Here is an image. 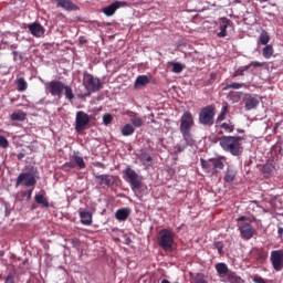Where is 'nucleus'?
Returning <instances> with one entry per match:
<instances>
[{
	"instance_id": "nucleus-1",
	"label": "nucleus",
	"mask_w": 283,
	"mask_h": 283,
	"mask_svg": "<svg viewBox=\"0 0 283 283\" xmlns=\"http://www.w3.org/2000/svg\"><path fill=\"white\" fill-rule=\"evenodd\" d=\"M242 140H245L242 136H222L219 138V145L231 156H241L243 154Z\"/></svg>"
},
{
	"instance_id": "nucleus-2",
	"label": "nucleus",
	"mask_w": 283,
	"mask_h": 283,
	"mask_svg": "<svg viewBox=\"0 0 283 283\" xmlns=\"http://www.w3.org/2000/svg\"><path fill=\"white\" fill-rule=\"evenodd\" d=\"M195 126V118L191 112L187 111L180 118L179 132L186 143V145L193 146L195 139L191 134V129Z\"/></svg>"
},
{
	"instance_id": "nucleus-3",
	"label": "nucleus",
	"mask_w": 283,
	"mask_h": 283,
	"mask_svg": "<svg viewBox=\"0 0 283 283\" xmlns=\"http://www.w3.org/2000/svg\"><path fill=\"white\" fill-rule=\"evenodd\" d=\"M176 234L170 229H161L157 234L158 247L165 252H172L175 250Z\"/></svg>"
},
{
	"instance_id": "nucleus-4",
	"label": "nucleus",
	"mask_w": 283,
	"mask_h": 283,
	"mask_svg": "<svg viewBox=\"0 0 283 283\" xmlns=\"http://www.w3.org/2000/svg\"><path fill=\"white\" fill-rule=\"evenodd\" d=\"M226 157L219 156L209 159H200L201 169L206 171V174H219L226 167Z\"/></svg>"
},
{
	"instance_id": "nucleus-5",
	"label": "nucleus",
	"mask_w": 283,
	"mask_h": 283,
	"mask_svg": "<svg viewBox=\"0 0 283 283\" xmlns=\"http://www.w3.org/2000/svg\"><path fill=\"white\" fill-rule=\"evenodd\" d=\"M124 174V180H126L132 191L140 190L143 188V176L137 174L130 166H127Z\"/></svg>"
},
{
	"instance_id": "nucleus-6",
	"label": "nucleus",
	"mask_w": 283,
	"mask_h": 283,
	"mask_svg": "<svg viewBox=\"0 0 283 283\" xmlns=\"http://www.w3.org/2000/svg\"><path fill=\"white\" fill-rule=\"evenodd\" d=\"M217 107L216 105H208L200 109L199 112V123L203 127H212L216 123Z\"/></svg>"
},
{
	"instance_id": "nucleus-7",
	"label": "nucleus",
	"mask_w": 283,
	"mask_h": 283,
	"mask_svg": "<svg viewBox=\"0 0 283 283\" xmlns=\"http://www.w3.org/2000/svg\"><path fill=\"white\" fill-rule=\"evenodd\" d=\"M90 123H91V117L88 114H86L83 111L77 112L75 115V127H74L76 134H82V132H85Z\"/></svg>"
},
{
	"instance_id": "nucleus-8",
	"label": "nucleus",
	"mask_w": 283,
	"mask_h": 283,
	"mask_svg": "<svg viewBox=\"0 0 283 283\" xmlns=\"http://www.w3.org/2000/svg\"><path fill=\"white\" fill-rule=\"evenodd\" d=\"M83 86L88 93L97 92L101 90L102 84L101 80L97 77H94L90 73H84L83 74Z\"/></svg>"
},
{
	"instance_id": "nucleus-9",
	"label": "nucleus",
	"mask_w": 283,
	"mask_h": 283,
	"mask_svg": "<svg viewBox=\"0 0 283 283\" xmlns=\"http://www.w3.org/2000/svg\"><path fill=\"white\" fill-rule=\"evenodd\" d=\"M36 185L35 176L32 172H20L15 179V188L27 187L31 188Z\"/></svg>"
},
{
	"instance_id": "nucleus-10",
	"label": "nucleus",
	"mask_w": 283,
	"mask_h": 283,
	"mask_svg": "<svg viewBox=\"0 0 283 283\" xmlns=\"http://www.w3.org/2000/svg\"><path fill=\"white\" fill-rule=\"evenodd\" d=\"M44 85L45 91L49 92L51 96L62 97L65 83L53 80L51 82L45 83Z\"/></svg>"
},
{
	"instance_id": "nucleus-11",
	"label": "nucleus",
	"mask_w": 283,
	"mask_h": 283,
	"mask_svg": "<svg viewBox=\"0 0 283 283\" xmlns=\"http://www.w3.org/2000/svg\"><path fill=\"white\" fill-rule=\"evenodd\" d=\"M270 262L275 272L283 271V250H273L270 255Z\"/></svg>"
},
{
	"instance_id": "nucleus-12",
	"label": "nucleus",
	"mask_w": 283,
	"mask_h": 283,
	"mask_svg": "<svg viewBox=\"0 0 283 283\" xmlns=\"http://www.w3.org/2000/svg\"><path fill=\"white\" fill-rule=\"evenodd\" d=\"M118 180V177L113 176V175H96L95 176V182L96 185H99L102 187V185H104L107 188L113 187V185H116Z\"/></svg>"
},
{
	"instance_id": "nucleus-13",
	"label": "nucleus",
	"mask_w": 283,
	"mask_h": 283,
	"mask_svg": "<svg viewBox=\"0 0 283 283\" xmlns=\"http://www.w3.org/2000/svg\"><path fill=\"white\" fill-rule=\"evenodd\" d=\"M240 235L244 241H250L254 238L256 230L250 223L243 222L239 227Z\"/></svg>"
},
{
	"instance_id": "nucleus-14",
	"label": "nucleus",
	"mask_w": 283,
	"mask_h": 283,
	"mask_svg": "<svg viewBox=\"0 0 283 283\" xmlns=\"http://www.w3.org/2000/svg\"><path fill=\"white\" fill-rule=\"evenodd\" d=\"M128 7V3L126 1H114L113 3H111L109 6L105 7L102 9V12L107 15V17H112L115 14V12L120 9V8H125Z\"/></svg>"
},
{
	"instance_id": "nucleus-15",
	"label": "nucleus",
	"mask_w": 283,
	"mask_h": 283,
	"mask_svg": "<svg viewBox=\"0 0 283 283\" xmlns=\"http://www.w3.org/2000/svg\"><path fill=\"white\" fill-rule=\"evenodd\" d=\"M80 222L84 227H91L93 224V213L86 209H78Z\"/></svg>"
},
{
	"instance_id": "nucleus-16",
	"label": "nucleus",
	"mask_w": 283,
	"mask_h": 283,
	"mask_svg": "<svg viewBox=\"0 0 283 283\" xmlns=\"http://www.w3.org/2000/svg\"><path fill=\"white\" fill-rule=\"evenodd\" d=\"M264 65H265L264 62L252 61L249 65H244V66L239 67V69L232 74V77L243 76V75H244V72L248 71V70H250L251 66L261 67V66H264Z\"/></svg>"
},
{
	"instance_id": "nucleus-17",
	"label": "nucleus",
	"mask_w": 283,
	"mask_h": 283,
	"mask_svg": "<svg viewBox=\"0 0 283 283\" xmlns=\"http://www.w3.org/2000/svg\"><path fill=\"white\" fill-rule=\"evenodd\" d=\"M29 32L35 38H41L45 33V29L38 22H33L28 25Z\"/></svg>"
},
{
	"instance_id": "nucleus-18",
	"label": "nucleus",
	"mask_w": 283,
	"mask_h": 283,
	"mask_svg": "<svg viewBox=\"0 0 283 283\" xmlns=\"http://www.w3.org/2000/svg\"><path fill=\"white\" fill-rule=\"evenodd\" d=\"M260 105V99L255 96L249 95L244 98L245 111L255 109Z\"/></svg>"
},
{
	"instance_id": "nucleus-19",
	"label": "nucleus",
	"mask_w": 283,
	"mask_h": 283,
	"mask_svg": "<svg viewBox=\"0 0 283 283\" xmlns=\"http://www.w3.org/2000/svg\"><path fill=\"white\" fill-rule=\"evenodd\" d=\"M130 214H132V210L129 208H122V209L116 210L115 219L119 222H125L128 220Z\"/></svg>"
},
{
	"instance_id": "nucleus-20",
	"label": "nucleus",
	"mask_w": 283,
	"mask_h": 283,
	"mask_svg": "<svg viewBox=\"0 0 283 283\" xmlns=\"http://www.w3.org/2000/svg\"><path fill=\"white\" fill-rule=\"evenodd\" d=\"M219 127L222 130H219L218 134H233V132L235 129V124L231 119H229V120H227L224 123H221L219 125Z\"/></svg>"
},
{
	"instance_id": "nucleus-21",
	"label": "nucleus",
	"mask_w": 283,
	"mask_h": 283,
	"mask_svg": "<svg viewBox=\"0 0 283 283\" xmlns=\"http://www.w3.org/2000/svg\"><path fill=\"white\" fill-rule=\"evenodd\" d=\"M56 2V8H63L66 11L77 10V6H75L71 0H53Z\"/></svg>"
},
{
	"instance_id": "nucleus-22",
	"label": "nucleus",
	"mask_w": 283,
	"mask_h": 283,
	"mask_svg": "<svg viewBox=\"0 0 283 283\" xmlns=\"http://www.w3.org/2000/svg\"><path fill=\"white\" fill-rule=\"evenodd\" d=\"M34 202L43 209L50 208V202H49L48 198L45 197L44 191H42V193H38L34 196Z\"/></svg>"
},
{
	"instance_id": "nucleus-23",
	"label": "nucleus",
	"mask_w": 283,
	"mask_h": 283,
	"mask_svg": "<svg viewBox=\"0 0 283 283\" xmlns=\"http://www.w3.org/2000/svg\"><path fill=\"white\" fill-rule=\"evenodd\" d=\"M216 272L219 277H227V275L230 273V269L227 263L219 262L214 265Z\"/></svg>"
},
{
	"instance_id": "nucleus-24",
	"label": "nucleus",
	"mask_w": 283,
	"mask_h": 283,
	"mask_svg": "<svg viewBox=\"0 0 283 283\" xmlns=\"http://www.w3.org/2000/svg\"><path fill=\"white\" fill-rule=\"evenodd\" d=\"M229 25H230V20H228L226 18L221 19V24L219 27L220 32L217 33V36L218 38L227 36L228 35V31L227 30H228Z\"/></svg>"
},
{
	"instance_id": "nucleus-25",
	"label": "nucleus",
	"mask_w": 283,
	"mask_h": 283,
	"mask_svg": "<svg viewBox=\"0 0 283 283\" xmlns=\"http://www.w3.org/2000/svg\"><path fill=\"white\" fill-rule=\"evenodd\" d=\"M139 161L144 167H151L153 157L146 151H142L138 156Z\"/></svg>"
},
{
	"instance_id": "nucleus-26",
	"label": "nucleus",
	"mask_w": 283,
	"mask_h": 283,
	"mask_svg": "<svg viewBox=\"0 0 283 283\" xmlns=\"http://www.w3.org/2000/svg\"><path fill=\"white\" fill-rule=\"evenodd\" d=\"M226 277L228 283H245V281L240 275H238L237 272L231 270L229 271L228 275H226Z\"/></svg>"
},
{
	"instance_id": "nucleus-27",
	"label": "nucleus",
	"mask_w": 283,
	"mask_h": 283,
	"mask_svg": "<svg viewBox=\"0 0 283 283\" xmlns=\"http://www.w3.org/2000/svg\"><path fill=\"white\" fill-rule=\"evenodd\" d=\"M150 82V77L147 75H138L135 80L134 86L135 88H139L146 86Z\"/></svg>"
},
{
	"instance_id": "nucleus-28",
	"label": "nucleus",
	"mask_w": 283,
	"mask_h": 283,
	"mask_svg": "<svg viewBox=\"0 0 283 283\" xmlns=\"http://www.w3.org/2000/svg\"><path fill=\"white\" fill-rule=\"evenodd\" d=\"M230 113L229 106L226 103L222 108L220 114L217 116L216 123H223V120L227 118L228 114Z\"/></svg>"
},
{
	"instance_id": "nucleus-29",
	"label": "nucleus",
	"mask_w": 283,
	"mask_h": 283,
	"mask_svg": "<svg viewBox=\"0 0 283 283\" xmlns=\"http://www.w3.org/2000/svg\"><path fill=\"white\" fill-rule=\"evenodd\" d=\"M122 136H133L135 134V127L132 124H125L120 128Z\"/></svg>"
},
{
	"instance_id": "nucleus-30",
	"label": "nucleus",
	"mask_w": 283,
	"mask_h": 283,
	"mask_svg": "<svg viewBox=\"0 0 283 283\" xmlns=\"http://www.w3.org/2000/svg\"><path fill=\"white\" fill-rule=\"evenodd\" d=\"M237 178V172L232 169H228L224 174L223 180L224 182H228L229 185H231V182H234Z\"/></svg>"
},
{
	"instance_id": "nucleus-31",
	"label": "nucleus",
	"mask_w": 283,
	"mask_h": 283,
	"mask_svg": "<svg viewBox=\"0 0 283 283\" xmlns=\"http://www.w3.org/2000/svg\"><path fill=\"white\" fill-rule=\"evenodd\" d=\"M15 86L18 88V92H24L28 90V82L24 77H20L15 80Z\"/></svg>"
},
{
	"instance_id": "nucleus-32",
	"label": "nucleus",
	"mask_w": 283,
	"mask_h": 283,
	"mask_svg": "<svg viewBox=\"0 0 283 283\" xmlns=\"http://www.w3.org/2000/svg\"><path fill=\"white\" fill-rule=\"evenodd\" d=\"M25 118H27V114L22 111L13 112V114L11 115V120L13 122L18 120L20 123H23Z\"/></svg>"
},
{
	"instance_id": "nucleus-33",
	"label": "nucleus",
	"mask_w": 283,
	"mask_h": 283,
	"mask_svg": "<svg viewBox=\"0 0 283 283\" xmlns=\"http://www.w3.org/2000/svg\"><path fill=\"white\" fill-rule=\"evenodd\" d=\"M274 54V48L273 45L271 44H266L264 48H263V51H262V55L263 57L265 59H271Z\"/></svg>"
},
{
	"instance_id": "nucleus-34",
	"label": "nucleus",
	"mask_w": 283,
	"mask_h": 283,
	"mask_svg": "<svg viewBox=\"0 0 283 283\" xmlns=\"http://www.w3.org/2000/svg\"><path fill=\"white\" fill-rule=\"evenodd\" d=\"M276 167L274 164H265L262 168L263 175L264 176H271V174H273V171H275Z\"/></svg>"
},
{
	"instance_id": "nucleus-35",
	"label": "nucleus",
	"mask_w": 283,
	"mask_h": 283,
	"mask_svg": "<svg viewBox=\"0 0 283 283\" xmlns=\"http://www.w3.org/2000/svg\"><path fill=\"white\" fill-rule=\"evenodd\" d=\"M63 92H64L65 98H67L69 101L74 99L75 95H74L73 88L71 86L64 84Z\"/></svg>"
},
{
	"instance_id": "nucleus-36",
	"label": "nucleus",
	"mask_w": 283,
	"mask_h": 283,
	"mask_svg": "<svg viewBox=\"0 0 283 283\" xmlns=\"http://www.w3.org/2000/svg\"><path fill=\"white\" fill-rule=\"evenodd\" d=\"M242 87H247V84L245 83H238V82H233L231 84H227L222 91H228L230 88H233V90H240Z\"/></svg>"
},
{
	"instance_id": "nucleus-37",
	"label": "nucleus",
	"mask_w": 283,
	"mask_h": 283,
	"mask_svg": "<svg viewBox=\"0 0 283 283\" xmlns=\"http://www.w3.org/2000/svg\"><path fill=\"white\" fill-rule=\"evenodd\" d=\"M259 39L262 45H269V42L271 41V36L266 31H262Z\"/></svg>"
},
{
	"instance_id": "nucleus-38",
	"label": "nucleus",
	"mask_w": 283,
	"mask_h": 283,
	"mask_svg": "<svg viewBox=\"0 0 283 283\" xmlns=\"http://www.w3.org/2000/svg\"><path fill=\"white\" fill-rule=\"evenodd\" d=\"M73 160H74L75 165H77V167H78L80 169H85L86 164H85L83 157L77 156V155H74V156H73Z\"/></svg>"
},
{
	"instance_id": "nucleus-39",
	"label": "nucleus",
	"mask_w": 283,
	"mask_h": 283,
	"mask_svg": "<svg viewBox=\"0 0 283 283\" xmlns=\"http://www.w3.org/2000/svg\"><path fill=\"white\" fill-rule=\"evenodd\" d=\"M130 123H132L133 127H143L145 122L143 118L137 117V115H134L130 119Z\"/></svg>"
},
{
	"instance_id": "nucleus-40",
	"label": "nucleus",
	"mask_w": 283,
	"mask_h": 283,
	"mask_svg": "<svg viewBox=\"0 0 283 283\" xmlns=\"http://www.w3.org/2000/svg\"><path fill=\"white\" fill-rule=\"evenodd\" d=\"M213 245H214V249L218 251V254H219L220 256H222V255L224 254V252H223V249H224L223 242L218 241V242H214Z\"/></svg>"
},
{
	"instance_id": "nucleus-41",
	"label": "nucleus",
	"mask_w": 283,
	"mask_h": 283,
	"mask_svg": "<svg viewBox=\"0 0 283 283\" xmlns=\"http://www.w3.org/2000/svg\"><path fill=\"white\" fill-rule=\"evenodd\" d=\"M171 64H172V70L171 71L174 73H181L184 71V69H185V66L181 63H179V62L171 63Z\"/></svg>"
},
{
	"instance_id": "nucleus-42",
	"label": "nucleus",
	"mask_w": 283,
	"mask_h": 283,
	"mask_svg": "<svg viewBox=\"0 0 283 283\" xmlns=\"http://www.w3.org/2000/svg\"><path fill=\"white\" fill-rule=\"evenodd\" d=\"M193 283H208L203 273H197Z\"/></svg>"
},
{
	"instance_id": "nucleus-43",
	"label": "nucleus",
	"mask_w": 283,
	"mask_h": 283,
	"mask_svg": "<svg viewBox=\"0 0 283 283\" xmlns=\"http://www.w3.org/2000/svg\"><path fill=\"white\" fill-rule=\"evenodd\" d=\"M187 147H190V145H188V144H184V145L177 144L175 146V154H181L185 149H187Z\"/></svg>"
},
{
	"instance_id": "nucleus-44",
	"label": "nucleus",
	"mask_w": 283,
	"mask_h": 283,
	"mask_svg": "<svg viewBox=\"0 0 283 283\" xmlns=\"http://www.w3.org/2000/svg\"><path fill=\"white\" fill-rule=\"evenodd\" d=\"M9 146V140L3 135H0V147H2V149H8Z\"/></svg>"
},
{
	"instance_id": "nucleus-45",
	"label": "nucleus",
	"mask_w": 283,
	"mask_h": 283,
	"mask_svg": "<svg viewBox=\"0 0 283 283\" xmlns=\"http://www.w3.org/2000/svg\"><path fill=\"white\" fill-rule=\"evenodd\" d=\"M113 123V116L111 114L103 115V124L111 125Z\"/></svg>"
},
{
	"instance_id": "nucleus-46",
	"label": "nucleus",
	"mask_w": 283,
	"mask_h": 283,
	"mask_svg": "<svg viewBox=\"0 0 283 283\" xmlns=\"http://www.w3.org/2000/svg\"><path fill=\"white\" fill-rule=\"evenodd\" d=\"M266 259H268V254L264 252H260L256 255V261L260 263H264L266 261Z\"/></svg>"
},
{
	"instance_id": "nucleus-47",
	"label": "nucleus",
	"mask_w": 283,
	"mask_h": 283,
	"mask_svg": "<svg viewBox=\"0 0 283 283\" xmlns=\"http://www.w3.org/2000/svg\"><path fill=\"white\" fill-rule=\"evenodd\" d=\"M253 283H266V280L260 275H254L252 277Z\"/></svg>"
},
{
	"instance_id": "nucleus-48",
	"label": "nucleus",
	"mask_w": 283,
	"mask_h": 283,
	"mask_svg": "<svg viewBox=\"0 0 283 283\" xmlns=\"http://www.w3.org/2000/svg\"><path fill=\"white\" fill-rule=\"evenodd\" d=\"M32 192H33V189H29L23 192V196L27 197L28 200H30L32 198Z\"/></svg>"
},
{
	"instance_id": "nucleus-49",
	"label": "nucleus",
	"mask_w": 283,
	"mask_h": 283,
	"mask_svg": "<svg viewBox=\"0 0 283 283\" xmlns=\"http://www.w3.org/2000/svg\"><path fill=\"white\" fill-rule=\"evenodd\" d=\"M63 167H69V169H74L75 163H73V161L65 163V164L63 165Z\"/></svg>"
},
{
	"instance_id": "nucleus-50",
	"label": "nucleus",
	"mask_w": 283,
	"mask_h": 283,
	"mask_svg": "<svg viewBox=\"0 0 283 283\" xmlns=\"http://www.w3.org/2000/svg\"><path fill=\"white\" fill-rule=\"evenodd\" d=\"M4 283H15L14 277L12 275H7Z\"/></svg>"
},
{
	"instance_id": "nucleus-51",
	"label": "nucleus",
	"mask_w": 283,
	"mask_h": 283,
	"mask_svg": "<svg viewBox=\"0 0 283 283\" xmlns=\"http://www.w3.org/2000/svg\"><path fill=\"white\" fill-rule=\"evenodd\" d=\"M279 239H283V227H277Z\"/></svg>"
},
{
	"instance_id": "nucleus-52",
	"label": "nucleus",
	"mask_w": 283,
	"mask_h": 283,
	"mask_svg": "<svg viewBox=\"0 0 283 283\" xmlns=\"http://www.w3.org/2000/svg\"><path fill=\"white\" fill-rule=\"evenodd\" d=\"M18 57L22 59V54L17 52V51H13V60H18Z\"/></svg>"
},
{
	"instance_id": "nucleus-53",
	"label": "nucleus",
	"mask_w": 283,
	"mask_h": 283,
	"mask_svg": "<svg viewBox=\"0 0 283 283\" xmlns=\"http://www.w3.org/2000/svg\"><path fill=\"white\" fill-rule=\"evenodd\" d=\"M125 114H126V116H132V118H134V116H137V113H135L133 111H126Z\"/></svg>"
},
{
	"instance_id": "nucleus-54",
	"label": "nucleus",
	"mask_w": 283,
	"mask_h": 283,
	"mask_svg": "<svg viewBox=\"0 0 283 283\" xmlns=\"http://www.w3.org/2000/svg\"><path fill=\"white\" fill-rule=\"evenodd\" d=\"M244 221H248V217L245 216H241L237 219V222H244Z\"/></svg>"
},
{
	"instance_id": "nucleus-55",
	"label": "nucleus",
	"mask_w": 283,
	"mask_h": 283,
	"mask_svg": "<svg viewBox=\"0 0 283 283\" xmlns=\"http://www.w3.org/2000/svg\"><path fill=\"white\" fill-rule=\"evenodd\" d=\"M22 158H25V154L24 153H19L18 154V160H22Z\"/></svg>"
},
{
	"instance_id": "nucleus-56",
	"label": "nucleus",
	"mask_w": 283,
	"mask_h": 283,
	"mask_svg": "<svg viewBox=\"0 0 283 283\" xmlns=\"http://www.w3.org/2000/svg\"><path fill=\"white\" fill-rule=\"evenodd\" d=\"M160 283H170V281L167 279H163Z\"/></svg>"
},
{
	"instance_id": "nucleus-57",
	"label": "nucleus",
	"mask_w": 283,
	"mask_h": 283,
	"mask_svg": "<svg viewBox=\"0 0 283 283\" xmlns=\"http://www.w3.org/2000/svg\"><path fill=\"white\" fill-rule=\"evenodd\" d=\"M36 209V206L35 205H32L31 206V210H35Z\"/></svg>"
},
{
	"instance_id": "nucleus-58",
	"label": "nucleus",
	"mask_w": 283,
	"mask_h": 283,
	"mask_svg": "<svg viewBox=\"0 0 283 283\" xmlns=\"http://www.w3.org/2000/svg\"><path fill=\"white\" fill-rule=\"evenodd\" d=\"M261 3L268 2L270 0H259Z\"/></svg>"
},
{
	"instance_id": "nucleus-59",
	"label": "nucleus",
	"mask_w": 283,
	"mask_h": 283,
	"mask_svg": "<svg viewBox=\"0 0 283 283\" xmlns=\"http://www.w3.org/2000/svg\"><path fill=\"white\" fill-rule=\"evenodd\" d=\"M239 133H240V134H243V133H244V130H239Z\"/></svg>"
},
{
	"instance_id": "nucleus-60",
	"label": "nucleus",
	"mask_w": 283,
	"mask_h": 283,
	"mask_svg": "<svg viewBox=\"0 0 283 283\" xmlns=\"http://www.w3.org/2000/svg\"><path fill=\"white\" fill-rule=\"evenodd\" d=\"M175 283H178V282H175Z\"/></svg>"
}]
</instances>
